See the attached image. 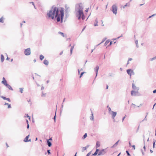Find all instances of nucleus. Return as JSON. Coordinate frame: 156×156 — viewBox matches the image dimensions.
Here are the masks:
<instances>
[{"label": "nucleus", "instance_id": "nucleus-1", "mask_svg": "<svg viewBox=\"0 0 156 156\" xmlns=\"http://www.w3.org/2000/svg\"><path fill=\"white\" fill-rule=\"evenodd\" d=\"M64 16V12L62 8L53 6L51 10H50L47 14L48 18H51L52 19H56L57 21L58 22L61 21V22L63 21V18Z\"/></svg>", "mask_w": 156, "mask_h": 156}, {"label": "nucleus", "instance_id": "nucleus-3", "mask_svg": "<svg viewBox=\"0 0 156 156\" xmlns=\"http://www.w3.org/2000/svg\"><path fill=\"white\" fill-rule=\"evenodd\" d=\"M24 53L25 55H30L31 53V50L30 48H28L25 49L24 51Z\"/></svg>", "mask_w": 156, "mask_h": 156}, {"label": "nucleus", "instance_id": "nucleus-60", "mask_svg": "<svg viewBox=\"0 0 156 156\" xmlns=\"http://www.w3.org/2000/svg\"><path fill=\"white\" fill-rule=\"evenodd\" d=\"M37 139H38L37 138H36V140H37Z\"/></svg>", "mask_w": 156, "mask_h": 156}, {"label": "nucleus", "instance_id": "nucleus-27", "mask_svg": "<svg viewBox=\"0 0 156 156\" xmlns=\"http://www.w3.org/2000/svg\"><path fill=\"white\" fill-rule=\"evenodd\" d=\"M126 153L127 154V155L128 156H131V155H130V154H129V152L128 151H126Z\"/></svg>", "mask_w": 156, "mask_h": 156}, {"label": "nucleus", "instance_id": "nucleus-25", "mask_svg": "<svg viewBox=\"0 0 156 156\" xmlns=\"http://www.w3.org/2000/svg\"><path fill=\"white\" fill-rule=\"evenodd\" d=\"M87 147H83L82 148L83 151H84L86 150L87 149Z\"/></svg>", "mask_w": 156, "mask_h": 156}, {"label": "nucleus", "instance_id": "nucleus-44", "mask_svg": "<svg viewBox=\"0 0 156 156\" xmlns=\"http://www.w3.org/2000/svg\"><path fill=\"white\" fill-rule=\"evenodd\" d=\"M153 93H156V90H154L153 91Z\"/></svg>", "mask_w": 156, "mask_h": 156}, {"label": "nucleus", "instance_id": "nucleus-46", "mask_svg": "<svg viewBox=\"0 0 156 156\" xmlns=\"http://www.w3.org/2000/svg\"><path fill=\"white\" fill-rule=\"evenodd\" d=\"M30 3H32V4H33V5H34V7H35V6H34V2H30Z\"/></svg>", "mask_w": 156, "mask_h": 156}, {"label": "nucleus", "instance_id": "nucleus-18", "mask_svg": "<svg viewBox=\"0 0 156 156\" xmlns=\"http://www.w3.org/2000/svg\"><path fill=\"white\" fill-rule=\"evenodd\" d=\"M47 143H48V146L49 147H51V143L49 141V140H47Z\"/></svg>", "mask_w": 156, "mask_h": 156}, {"label": "nucleus", "instance_id": "nucleus-39", "mask_svg": "<svg viewBox=\"0 0 156 156\" xmlns=\"http://www.w3.org/2000/svg\"><path fill=\"white\" fill-rule=\"evenodd\" d=\"M48 154H50V150H48Z\"/></svg>", "mask_w": 156, "mask_h": 156}, {"label": "nucleus", "instance_id": "nucleus-24", "mask_svg": "<svg viewBox=\"0 0 156 156\" xmlns=\"http://www.w3.org/2000/svg\"><path fill=\"white\" fill-rule=\"evenodd\" d=\"M87 136V133H86L84 135V136H83V139H85Z\"/></svg>", "mask_w": 156, "mask_h": 156}, {"label": "nucleus", "instance_id": "nucleus-62", "mask_svg": "<svg viewBox=\"0 0 156 156\" xmlns=\"http://www.w3.org/2000/svg\"><path fill=\"white\" fill-rule=\"evenodd\" d=\"M36 60H35V59L34 60V62H36Z\"/></svg>", "mask_w": 156, "mask_h": 156}, {"label": "nucleus", "instance_id": "nucleus-22", "mask_svg": "<svg viewBox=\"0 0 156 156\" xmlns=\"http://www.w3.org/2000/svg\"><path fill=\"white\" fill-rule=\"evenodd\" d=\"M4 105H8V108H11V107L10 105L8 103H5Z\"/></svg>", "mask_w": 156, "mask_h": 156}, {"label": "nucleus", "instance_id": "nucleus-11", "mask_svg": "<svg viewBox=\"0 0 156 156\" xmlns=\"http://www.w3.org/2000/svg\"><path fill=\"white\" fill-rule=\"evenodd\" d=\"M112 116L113 119H114V117L116 115V114H117L116 112H113V111H112Z\"/></svg>", "mask_w": 156, "mask_h": 156}, {"label": "nucleus", "instance_id": "nucleus-2", "mask_svg": "<svg viewBox=\"0 0 156 156\" xmlns=\"http://www.w3.org/2000/svg\"><path fill=\"white\" fill-rule=\"evenodd\" d=\"M76 16L78 17L79 20L81 18L83 20L85 19V16L84 15L83 12V9L80 8L79 9L76 13Z\"/></svg>", "mask_w": 156, "mask_h": 156}, {"label": "nucleus", "instance_id": "nucleus-49", "mask_svg": "<svg viewBox=\"0 0 156 156\" xmlns=\"http://www.w3.org/2000/svg\"><path fill=\"white\" fill-rule=\"evenodd\" d=\"M119 141V140L117 142H116L115 144H118Z\"/></svg>", "mask_w": 156, "mask_h": 156}, {"label": "nucleus", "instance_id": "nucleus-43", "mask_svg": "<svg viewBox=\"0 0 156 156\" xmlns=\"http://www.w3.org/2000/svg\"><path fill=\"white\" fill-rule=\"evenodd\" d=\"M155 15V14H153V15H152L151 16H149V18H151V17H152V16H154V15Z\"/></svg>", "mask_w": 156, "mask_h": 156}, {"label": "nucleus", "instance_id": "nucleus-21", "mask_svg": "<svg viewBox=\"0 0 156 156\" xmlns=\"http://www.w3.org/2000/svg\"><path fill=\"white\" fill-rule=\"evenodd\" d=\"M58 34H61L63 37H65V35L64 34V33H62V32H58Z\"/></svg>", "mask_w": 156, "mask_h": 156}, {"label": "nucleus", "instance_id": "nucleus-35", "mask_svg": "<svg viewBox=\"0 0 156 156\" xmlns=\"http://www.w3.org/2000/svg\"><path fill=\"white\" fill-rule=\"evenodd\" d=\"M1 97L4 100H6V98L5 97L3 96H1Z\"/></svg>", "mask_w": 156, "mask_h": 156}, {"label": "nucleus", "instance_id": "nucleus-19", "mask_svg": "<svg viewBox=\"0 0 156 156\" xmlns=\"http://www.w3.org/2000/svg\"><path fill=\"white\" fill-rule=\"evenodd\" d=\"M74 48V45H73L71 47V49H70V53L71 54L72 53L73 50Z\"/></svg>", "mask_w": 156, "mask_h": 156}, {"label": "nucleus", "instance_id": "nucleus-29", "mask_svg": "<svg viewBox=\"0 0 156 156\" xmlns=\"http://www.w3.org/2000/svg\"><path fill=\"white\" fill-rule=\"evenodd\" d=\"M132 60V59L131 58H129V60H128V62H127V64H129V61H131Z\"/></svg>", "mask_w": 156, "mask_h": 156}, {"label": "nucleus", "instance_id": "nucleus-14", "mask_svg": "<svg viewBox=\"0 0 156 156\" xmlns=\"http://www.w3.org/2000/svg\"><path fill=\"white\" fill-rule=\"evenodd\" d=\"M100 146V143L99 141H97L96 143V147L98 148Z\"/></svg>", "mask_w": 156, "mask_h": 156}, {"label": "nucleus", "instance_id": "nucleus-7", "mask_svg": "<svg viewBox=\"0 0 156 156\" xmlns=\"http://www.w3.org/2000/svg\"><path fill=\"white\" fill-rule=\"evenodd\" d=\"M105 152L104 149L101 150L99 152L98 154V155H100L102 154H104L105 153Z\"/></svg>", "mask_w": 156, "mask_h": 156}, {"label": "nucleus", "instance_id": "nucleus-42", "mask_svg": "<svg viewBox=\"0 0 156 156\" xmlns=\"http://www.w3.org/2000/svg\"><path fill=\"white\" fill-rule=\"evenodd\" d=\"M88 11V8L87 9L85 10V11L86 12H87Z\"/></svg>", "mask_w": 156, "mask_h": 156}, {"label": "nucleus", "instance_id": "nucleus-28", "mask_svg": "<svg viewBox=\"0 0 156 156\" xmlns=\"http://www.w3.org/2000/svg\"><path fill=\"white\" fill-rule=\"evenodd\" d=\"M20 91L21 93H23V89L22 88H20Z\"/></svg>", "mask_w": 156, "mask_h": 156}, {"label": "nucleus", "instance_id": "nucleus-36", "mask_svg": "<svg viewBox=\"0 0 156 156\" xmlns=\"http://www.w3.org/2000/svg\"><path fill=\"white\" fill-rule=\"evenodd\" d=\"M84 73V72H82L81 73L80 76V78H81L82 77V75Z\"/></svg>", "mask_w": 156, "mask_h": 156}, {"label": "nucleus", "instance_id": "nucleus-40", "mask_svg": "<svg viewBox=\"0 0 156 156\" xmlns=\"http://www.w3.org/2000/svg\"><path fill=\"white\" fill-rule=\"evenodd\" d=\"M55 119H56V115L54 116V120L55 122Z\"/></svg>", "mask_w": 156, "mask_h": 156}, {"label": "nucleus", "instance_id": "nucleus-30", "mask_svg": "<svg viewBox=\"0 0 156 156\" xmlns=\"http://www.w3.org/2000/svg\"><path fill=\"white\" fill-rule=\"evenodd\" d=\"M91 152L88 153L87 155L86 156H89L91 154Z\"/></svg>", "mask_w": 156, "mask_h": 156}, {"label": "nucleus", "instance_id": "nucleus-45", "mask_svg": "<svg viewBox=\"0 0 156 156\" xmlns=\"http://www.w3.org/2000/svg\"><path fill=\"white\" fill-rule=\"evenodd\" d=\"M108 111H109L110 112H111V108H108Z\"/></svg>", "mask_w": 156, "mask_h": 156}, {"label": "nucleus", "instance_id": "nucleus-61", "mask_svg": "<svg viewBox=\"0 0 156 156\" xmlns=\"http://www.w3.org/2000/svg\"><path fill=\"white\" fill-rule=\"evenodd\" d=\"M49 140H52L51 138H50Z\"/></svg>", "mask_w": 156, "mask_h": 156}, {"label": "nucleus", "instance_id": "nucleus-4", "mask_svg": "<svg viewBox=\"0 0 156 156\" xmlns=\"http://www.w3.org/2000/svg\"><path fill=\"white\" fill-rule=\"evenodd\" d=\"M117 8L116 6L115 5H113L112 6V11L113 13L115 14L117 13Z\"/></svg>", "mask_w": 156, "mask_h": 156}, {"label": "nucleus", "instance_id": "nucleus-41", "mask_svg": "<svg viewBox=\"0 0 156 156\" xmlns=\"http://www.w3.org/2000/svg\"><path fill=\"white\" fill-rule=\"evenodd\" d=\"M109 42V41H106V42H105V44H108V43Z\"/></svg>", "mask_w": 156, "mask_h": 156}, {"label": "nucleus", "instance_id": "nucleus-17", "mask_svg": "<svg viewBox=\"0 0 156 156\" xmlns=\"http://www.w3.org/2000/svg\"><path fill=\"white\" fill-rule=\"evenodd\" d=\"M4 60V57L3 55H1V60L2 62H3Z\"/></svg>", "mask_w": 156, "mask_h": 156}, {"label": "nucleus", "instance_id": "nucleus-9", "mask_svg": "<svg viewBox=\"0 0 156 156\" xmlns=\"http://www.w3.org/2000/svg\"><path fill=\"white\" fill-rule=\"evenodd\" d=\"M29 136V135H28L27 136L26 138H25V139L24 140V141L25 142H27L28 141H30V140H28V138Z\"/></svg>", "mask_w": 156, "mask_h": 156}, {"label": "nucleus", "instance_id": "nucleus-34", "mask_svg": "<svg viewBox=\"0 0 156 156\" xmlns=\"http://www.w3.org/2000/svg\"><path fill=\"white\" fill-rule=\"evenodd\" d=\"M132 147H133L134 150L135 149V145H133L132 146Z\"/></svg>", "mask_w": 156, "mask_h": 156}, {"label": "nucleus", "instance_id": "nucleus-56", "mask_svg": "<svg viewBox=\"0 0 156 156\" xmlns=\"http://www.w3.org/2000/svg\"><path fill=\"white\" fill-rule=\"evenodd\" d=\"M6 146H7V147H9V146H8V145L7 144V143H6Z\"/></svg>", "mask_w": 156, "mask_h": 156}, {"label": "nucleus", "instance_id": "nucleus-37", "mask_svg": "<svg viewBox=\"0 0 156 156\" xmlns=\"http://www.w3.org/2000/svg\"><path fill=\"white\" fill-rule=\"evenodd\" d=\"M155 145V142L154 141L153 143V148L154 147Z\"/></svg>", "mask_w": 156, "mask_h": 156}, {"label": "nucleus", "instance_id": "nucleus-15", "mask_svg": "<svg viewBox=\"0 0 156 156\" xmlns=\"http://www.w3.org/2000/svg\"><path fill=\"white\" fill-rule=\"evenodd\" d=\"M44 63L45 65H48V61L47 60H44Z\"/></svg>", "mask_w": 156, "mask_h": 156}, {"label": "nucleus", "instance_id": "nucleus-47", "mask_svg": "<svg viewBox=\"0 0 156 156\" xmlns=\"http://www.w3.org/2000/svg\"><path fill=\"white\" fill-rule=\"evenodd\" d=\"M108 85H107V86H106V89H108Z\"/></svg>", "mask_w": 156, "mask_h": 156}, {"label": "nucleus", "instance_id": "nucleus-50", "mask_svg": "<svg viewBox=\"0 0 156 156\" xmlns=\"http://www.w3.org/2000/svg\"><path fill=\"white\" fill-rule=\"evenodd\" d=\"M125 118V116L122 119V122L124 120V119Z\"/></svg>", "mask_w": 156, "mask_h": 156}, {"label": "nucleus", "instance_id": "nucleus-53", "mask_svg": "<svg viewBox=\"0 0 156 156\" xmlns=\"http://www.w3.org/2000/svg\"><path fill=\"white\" fill-rule=\"evenodd\" d=\"M112 41L110 42V45L112 44Z\"/></svg>", "mask_w": 156, "mask_h": 156}, {"label": "nucleus", "instance_id": "nucleus-10", "mask_svg": "<svg viewBox=\"0 0 156 156\" xmlns=\"http://www.w3.org/2000/svg\"><path fill=\"white\" fill-rule=\"evenodd\" d=\"M3 80L2 81V83L6 86L7 84V81L5 80L4 77L3 78Z\"/></svg>", "mask_w": 156, "mask_h": 156}, {"label": "nucleus", "instance_id": "nucleus-12", "mask_svg": "<svg viewBox=\"0 0 156 156\" xmlns=\"http://www.w3.org/2000/svg\"><path fill=\"white\" fill-rule=\"evenodd\" d=\"M5 86L7 88H8L10 90H13L12 88L11 87L10 85H9L8 84H7Z\"/></svg>", "mask_w": 156, "mask_h": 156}, {"label": "nucleus", "instance_id": "nucleus-38", "mask_svg": "<svg viewBox=\"0 0 156 156\" xmlns=\"http://www.w3.org/2000/svg\"><path fill=\"white\" fill-rule=\"evenodd\" d=\"M156 56L155 57H154V58H151V61H153V60H154V59H156Z\"/></svg>", "mask_w": 156, "mask_h": 156}, {"label": "nucleus", "instance_id": "nucleus-54", "mask_svg": "<svg viewBox=\"0 0 156 156\" xmlns=\"http://www.w3.org/2000/svg\"><path fill=\"white\" fill-rule=\"evenodd\" d=\"M26 122H27V124H28V121L27 120H26Z\"/></svg>", "mask_w": 156, "mask_h": 156}, {"label": "nucleus", "instance_id": "nucleus-58", "mask_svg": "<svg viewBox=\"0 0 156 156\" xmlns=\"http://www.w3.org/2000/svg\"><path fill=\"white\" fill-rule=\"evenodd\" d=\"M132 106H135V105L134 104H132Z\"/></svg>", "mask_w": 156, "mask_h": 156}, {"label": "nucleus", "instance_id": "nucleus-57", "mask_svg": "<svg viewBox=\"0 0 156 156\" xmlns=\"http://www.w3.org/2000/svg\"><path fill=\"white\" fill-rule=\"evenodd\" d=\"M121 154V153H120L117 155V156H119Z\"/></svg>", "mask_w": 156, "mask_h": 156}, {"label": "nucleus", "instance_id": "nucleus-32", "mask_svg": "<svg viewBox=\"0 0 156 156\" xmlns=\"http://www.w3.org/2000/svg\"><path fill=\"white\" fill-rule=\"evenodd\" d=\"M27 101L29 102H31L30 99V98H27Z\"/></svg>", "mask_w": 156, "mask_h": 156}, {"label": "nucleus", "instance_id": "nucleus-52", "mask_svg": "<svg viewBox=\"0 0 156 156\" xmlns=\"http://www.w3.org/2000/svg\"><path fill=\"white\" fill-rule=\"evenodd\" d=\"M155 105H156V103H155V104H154V105H153V108H154V106H155Z\"/></svg>", "mask_w": 156, "mask_h": 156}, {"label": "nucleus", "instance_id": "nucleus-16", "mask_svg": "<svg viewBox=\"0 0 156 156\" xmlns=\"http://www.w3.org/2000/svg\"><path fill=\"white\" fill-rule=\"evenodd\" d=\"M99 149H97L95 152L93 154V155H96L98 153L99 151Z\"/></svg>", "mask_w": 156, "mask_h": 156}, {"label": "nucleus", "instance_id": "nucleus-5", "mask_svg": "<svg viewBox=\"0 0 156 156\" xmlns=\"http://www.w3.org/2000/svg\"><path fill=\"white\" fill-rule=\"evenodd\" d=\"M138 93V90L136 91L135 90H132L131 91V94L132 96H136Z\"/></svg>", "mask_w": 156, "mask_h": 156}, {"label": "nucleus", "instance_id": "nucleus-20", "mask_svg": "<svg viewBox=\"0 0 156 156\" xmlns=\"http://www.w3.org/2000/svg\"><path fill=\"white\" fill-rule=\"evenodd\" d=\"M40 58L41 60H42L44 58V56L42 55H40Z\"/></svg>", "mask_w": 156, "mask_h": 156}, {"label": "nucleus", "instance_id": "nucleus-59", "mask_svg": "<svg viewBox=\"0 0 156 156\" xmlns=\"http://www.w3.org/2000/svg\"><path fill=\"white\" fill-rule=\"evenodd\" d=\"M129 144L130 146H131V143H130L129 142Z\"/></svg>", "mask_w": 156, "mask_h": 156}, {"label": "nucleus", "instance_id": "nucleus-55", "mask_svg": "<svg viewBox=\"0 0 156 156\" xmlns=\"http://www.w3.org/2000/svg\"><path fill=\"white\" fill-rule=\"evenodd\" d=\"M150 152H151V153H152L153 152V151H152V150H150Z\"/></svg>", "mask_w": 156, "mask_h": 156}, {"label": "nucleus", "instance_id": "nucleus-48", "mask_svg": "<svg viewBox=\"0 0 156 156\" xmlns=\"http://www.w3.org/2000/svg\"><path fill=\"white\" fill-rule=\"evenodd\" d=\"M29 124H28L27 125V128L28 129V128H29Z\"/></svg>", "mask_w": 156, "mask_h": 156}, {"label": "nucleus", "instance_id": "nucleus-26", "mask_svg": "<svg viewBox=\"0 0 156 156\" xmlns=\"http://www.w3.org/2000/svg\"><path fill=\"white\" fill-rule=\"evenodd\" d=\"M129 3H127L126 4V5H125L123 7V8H125V7H126L127 6H129Z\"/></svg>", "mask_w": 156, "mask_h": 156}, {"label": "nucleus", "instance_id": "nucleus-13", "mask_svg": "<svg viewBox=\"0 0 156 156\" xmlns=\"http://www.w3.org/2000/svg\"><path fill=\"white\" fill-rule=\"evenodd\" d=\"M98 69L99 67L98 66H97L95 69V71L96 72V75H97Z\"/></svg>", "mask_w": 156, "mask_h": 156}, {"label": "nucleus", "instance_id": "nucleus-8", "mask_svg": "<svg viewBox=\"0 0 156 156\" xmlns=\"http://www.w3.org/2000/svg\"><path fill=\"white\" fill-rule=\"evenodd\" d=\"M132 87L133 89H134V90H139V89L138 88L136 87V86L135 84L134 83L132 84Z\"/></svg>", "mask_w": 156, "mask_h": 156}, {"label": "nucleus", "instance_id": "nucleus-31", "mask_svg": "<svg viewBox=\"0 0 156 156\" xmlns=\"http://www.w3.org/2000/svg\"><path fill=\"white\" fill-rule=\"evenodd\" d=\"M26 115H27V118H29V119L30 120V116H29L28 115V114H26Z\"/></svg>", "mask_w": 156, "mask_h": 156}, {"label": "nucleus", "instance_id": "nucleus-64", "mask_svg": "<svg viewBox=\"0 0 156 156\" xmlns=\"http://www.w3.org/2000/svg\"><path fill=\"white\" fill-rule=\"evenodd\" d=\"M23 23H25V21H23Z\"/></svg>", "mask_w": 156, "mask_h": 156}, {"label": "nucleus", "instance_id": "nucleus-6", "mask_svg": "<svg viewBox=\"0 0 156 156\" xmlns=\"http://www.w3.org/2000/svg\"><path fill=\"white\" fill-rule=\"evenodd\" d=\"M127 73L130 76L133 73V71L132 69H129L127 70Z\"/></svg>", "mask_w": 156, "mask_h": 156}, {"label": "nucleus", "instance_id": "nucleus-51", "mask_svg": "<svg viewBox=\"0 0 156 156\" xmlns=\"http://www.w3.org/2000/svg\"><path fill=\"white\" fill-rule=\"evenodd\" d=\"M144 150H145L146 147H145V146H144Z\"/></svg>", "mask_w": 156, "mask_h": 156}, {"label": "nucleus", "instance_id": "nucleus-23", "mask_svg": "<svg viewBox=\"0 0 156 156\" xmlns=\"http://www.w3.org/2000/svg\"><path fill=\"white\" fill-rule=\"evenodd\" d=\"M4 18L3 17H1L0 19V22L3 23Z\"/></svg>", "mask_w": 156, "mask_h": 156}, {"label": "nucleus", "instance_id": "nucleus-63", "mask_svg": "<svg viewBox=\"0 0 156 156\" xmlns=\"http://www.w3.org/2000/svg\"><path fill=\"white\" fill-rule=\"evenodd\" d=\"M155 135L156 136V129L155 130Z\"/></svg>", "mask_w": 156, "mask_h": 156}, {"label": "nucleus", "instance_id": "nucleus-33", "mask_svg": "<svg viewBox=\"0 0 156 156\" xmlns=\"http://www.w3.org/2000/svg\"><path fill=\"white\" fill-rule=\"evenodd\" d=\"M6 100H7L8 101H9V102H10V99L9 98H6Z\"/></svg>", "mask_w": 156, "mask_h": 156}]
</instances>
